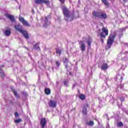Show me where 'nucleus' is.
Masks as SVG:
<instances>
[{
    "mask_svg": "<svg viewBox=\"0 0 128 128\" xmlns=\"http://www.w3.org/2000/svg\"><path fill=\"white\" fill-rule=\"evenodd\" d=\"M56 54L58 55V56H60V54H62V49L56 48Z\"/></svg>",
    "mask_w": 128,
    "mask_h": 128,
    "instance_id": "20",
    "label": "nucleus"
},
{
    "mask_svg": "<svg viewBox=\"0 0 128 128\" xmlns=\"http://www.w3.org/2000/svg\"><path fill=\"white\" fill-rule=\"evenodd\" d=\"M120 100H121V102H124V98H120Z\"/></svg>",
    "mask_w": 128,
    "mask_h": 128,
    "instance_id": "34",
    "label": "nucleus"
},
{
    "mask_svg": "<svg viewBox=\"0 0 128 128\" xmlns=\"http://www.w3.org/2000/svg\"><path fill=\"white\" fill-rule=\"evenodd\" d=\"M64 62L65 64V67L66 68H68V60L66 58H64Z\"/></svg>",
    "mask_w": 128,
    "mask_h": 128,
    "instance_id": "18",
    "label": "nucleus"
},
{
    "mask_svg": "<svg viewBox=\"0 0 128 128\" xmlns=\"http://www.w3.org/2000/svg\"><path fill=\"white\" fill-rule=\"evenodd\" d=\"M48 106L50 108H56V102L54 100H50L48 102Z\"/></svg>",
    "mask_w": 128,
    "mask_h": 128,
    "instance_id": "12",
    "label": "nucleus"
},
{
    "mask_svg": "<svg viewBox=\"0 0 128 128\" xmlns=\"http://www.w3.org/2000/svg\"><path fill=\"white\" fill-rule=\"evenodd\" d=\"M116 79L117 80H122V76L121 75H120V74H118L116 76Z\"/></svg>",
    "mask_w": 128,
    "mask_h": 128,
    "instance_id": "26",
    "label": "nucleus"
},
{
    "mask_svg": "<svg viewBox=\"0 0 128 128\" xmlns=\"http://www.w3.org/2000/svg\"><path fill=\"white\" fill-rule=\"evenodd\" d=\"M19 20L22 24L23 26H30V24H28V21L26 20L24 18L20 16H19Z\"/></svg>",
    "mask_w": 128,
    "mask_h": 128,
    "instance_id": "6",
    "label": "nucleus"
},
{
    "mask_svg": "<svg viewBox=\"0 0 128 128\" xmlns=\"http://www.w3.org/2000/svg\"><path fill=\"white\" fill-rule=\"evenodd\" d=\"M68 80H64V84L65 86H68Z\"/></svg>",
    "mask_w": 128,
    "mask_h": 128,
    "instance_id": "29",
    "label": "nucleus"
},
{
    "mask_svg": "<svg viewBox=\"0 0 128 128\" xmlns=\"http://www.w3.org/2000/svg\"><path fill=\"white\" fill-rule=\"evenodd\" d=\"M100 42H102V44H104V39L102 38L100 40Z\"/></svg>",
    "mask_w": 128,
    "mask_h": 128,
    "instance_id": "35",
    "label": "nucleus"
},
{
    "mask_svg": "<svg viewBox=\"0 0 128 128\" xmlns=\"http://www.w3.org/2000/svg\"><path fill=\"white\" fill-rule=\"evenodd\" d=\"M48 18H50V16H46L44 18H42V20H44V24L43 26L44 28H48L50 24V22L48 21Z\"/></svg>",
    "mask_w": 128,
    "mask_h": 128,
    "instance_id": "5",
    "label": "nucleus"
},
{
    "mask_svg": "<svg viewBox=\"0 0 128 128\" xmlns=\"http://www.w3.org/2000/svg\"><path fill=\"white\" fill-rule=\"evenodd\" d=\"M126 114L128 115V110L126 111Z\"/></svg>",
    "mask_w": 128,
    "mask_h": 128,
    "instance_id": "42",
    "label": "nucleus"
},
{
    "mask_svg": "<svg viewBox=\"0 0 128 128\" xmlns=\"http://www.w3.org/2000/svg\"><path fill=\"white\" fill-rule=\"evenodd\" d=\"M35 4H46L47 6L50 4V0H36L34 1Z\"/></svg>",
    "mask_w": 128,
    "mask_h": 128,
    "instance_id": "9",
    "label": "nucleus"
},
{
    "mask_svg": "<svg viewBox=\"0 0 128 128\" xmlns=\"http://www.w3.org/2000/svg\"><path fill=\"white\" fill-rule=\"evenodd\" d=\"M16 116H18V114L16 113Z\"/></svg>",
    "mask_w": 128,
    "mask_h": 128,
    "instance_id": "43",
    "label": "nucleus"
},
{
    "mask_svg": "<svg viewBox=\"0 0 128 128\" xmlns=\"http://www.w3.org/2000/svg\"><path fill=\"white\" fill-rule=\"evenodd\" d=\"M40 124L42 128H46V118H42L41 119Z\"/></svg>",
    "mask_w": 128,
    "mask_h": 128,
    "instance_id": "11",
    "label": "nucleus"
},
{
    "mask_svg": "<svg viewBox=\"0 0 128 128\" xmlns=\"http://www.w3.org/2000/svg\"><path fill=\"white\" fill-rule=\"evenodd\" d=\"M11 90L15 96H16V90H14V86L11 87Z\"/></svg>",
    "mask_w": 128,
    "mask_h": 128,
    "instance_id": "22",
    "label": "nucleus"
},
{
    "mask_svg": "<svg viewBox=\"0 0 128 128\" xmlns=\"http://www.w3.org/2000/svg\"><path fill=\"white\" fill-rule=\"evenodd\" d=\"M2 66H4V65H2Z\"/></svg>",
    "mask_w": 128,
    "mask_h": 128,
    "instance_id": "47",
    "label": "nucleus"
},
{
    "mask_svg": "<svg viewBox=\"0 0 128 128\" xmlns=\"http://www.w3.org/2000/svg\"><path fill=\"white\" fill-rule=\"evenodd\" d=\"M106 14L101 11L100 15L99 16V18H101L102 20H106Z\"/></svg>",
    "mask_w": 128,
    "mask_h": 128,
    "instance_id": "13",
    "label": "nucleus"
},
{
    "mask_svg": "<svg viewBox=\"0 0 128 128\" xmlns=\"http://www.w3.org/2000/svg\"><path fill=\"white\" fill-rule=\"evenodd\" d=\"M22 122V118H18L16 120V124H20V122Z\"/></svg>",
    "mask_w": 128,
    "mask_h": 128,
    "instance_id": "30",
    "label": "nucleus"
},
{
    "mask_svg": "<svg viewBox=\"0 0 128 128\" xmlns=\"http://www.w3.org/2000/svg\"><path fill=\"white\" fill-rule=\"evenodd\" d=\"M60 62H58V61H56V66H60Z\"/></svg>",
    "mask_w": 128,
    "mask_h": 128,
    "instance_id": "32",
    "label": "nucleus"
},
{
    "mask_svg": "<svg viewBox=\"0 0 128 128\" xmlns=\"http://www.w3.org/2000/svg\"><path fill=\"white\" fill-rule=\"evenodd\" d=\"M87 124L88 126H94V123L93 121H89L88 122H87Z\"/></svg>",
    "mask_w": 128,
    "mask_h": 128,
    "instance_id": "24",
    "label": "nucleus"
},
{
    "mask_svg": "<svg viewBox=\"0 0 128 128\" xmlns=\"http://www.w3.org/2000/svg\"><path fill=\"white\" fill-rule=\"evenodd\" d=\"M122 88H124V86H122V87H120Z\"/></svg>",
    "mask_w": 128,
    "mask_h": 128,
    "instance_id": "45",
    "label": "nucleus"
},
{
    "mask_svg": "<svg viewBox=\"0 0 128 128\" xmlns=\"http://www.w3.org/2000/svg\"><path fill=\"white\" fill-rule=\"evenodd\" d=\"M12 34L11 30L10 28L6 27V30L4 31V34L6 36H10V34Z\"/></svg>",
    "mask_w": 128,
    "mask_h": 128,
    "instance_id": "10",
    "label": "nucleus"
},
{
    "mask_svg": "<svg viewBox=\"0 0 128 128\" xmlns=\"http://www.w3.org/2000/svg\"><path fill=\"white\" fill-rule=\"evenodd\" d=\"M79 98L80 100H84L86 99V96L82 94H80L79 96Z\"/></svg>",
    "mask_w": 128,
    "mask_h": 128,
    "instance_id": "25",
    "label": "nucleus"
},
{
    "mask_svg": "<svg viewBox=\"0 0 128 128\" xmlns=\"http://www.w3.org/2000/svg\"><path fill=\"white\" fill-rule=\"evenodd\" d=\"M108 36V30L105 27L102 28V32L100 33V37L106 38V36Z\"/></svg>",
    "mask_w": 128,
    "mask_h": 128,
    "instance_id": "4",
    "label": "nucleus"
},
{
    "mask_svg": "<svg viewBox=\"0 0 128 128\" xmlns=\"http://www.w3.org/2000/svg\"><path fill=\"white\" fill-rule=\"evenodd\" d=\"M14 122H15V124H16V119L14 120Z\"/></svg>",
    "mask_w": 128,
    "mask_h": 128,
    "instance_id": "40",
    "label": "nucleus"
},
{
    "mask_svg": "<svg viewBox=\"0 0 128 128\" xmlns=\"http://www.w3.org/2000/svg\"><path fill=\"white\" fill-rule=\"evenodd\" d=\"M123 2H128V0H123Z\"/></svg>",
    "mask_w": 128,
    "mask_h": 128,
    "instance_id": "38",
    "label": "nucleus"
},
{
    "mask_svg": "<svg viewBox=\"0 0 128 128\" xmlns=\"http://www.w3.org/2000/svg\"><path fill=\"white\" fill-rule=\"evenodd\" d=\"M4 16L6 18H8V20H10L12 22H16V19H14V15L6 13L4 14Z\"/></svg>",
    "mask_w": 128,
    "mask_h": 128,
    "instance_id": "7",
    "label": "nucleus"
},
{
    "mask_svg": "<svg viewBox=\"0 0 128 128\" xmlns=\"http://www.w3.org/2000/svg\"><path fill=\"white\" fill-rule=\"evenodd\" d=\"M0 76H2V78H4V71L2 70L1 66H0Z\"/></svg>",
    "mask_w": 128,
    "mask_h": 128,
    "instance_id": "21",
    "label": "nucleus"
},
{
    "mask_svg": "<svg viewBox=\"0 0 128 128\" xmlns=\"http://www.w3.org/2000/svg\"><path fill=\"white\" fill-rule=\"evenodd\" d=\"M102 10H99V11H93L92 14L96 18H100V12Z\"/></svg>",
    "mask_w": 128,
    "mask_h": 128,
    "instance_id": "14",
    "label": "nucleus"
},
{
    "mask_svg": "<svg viewBox=\"0 0 128 128\" xmlns=\"http://www.w3.org/2000/svg\"><path fill=\"white\" fill-rule=\"evenodd\" d=\"M107 128H108V127H107Z\"/></svg>",
    "mask_w": 128,
    "mask_h": 128,
    "instance_id": "48",
    "label": "nucleus"
},
{
    "mask_svg": "<svg viewBox=\"0 0 128 128\" xmlns=\"http://www.w3.org/2000/svg\"><path fill=\"white\" fill-rule=\"evenodd\" d=\"M16 30L20 32V34H22V36H24L25 38H28L29 36L28 33L26 30L22 28V26H16Z\"/></svg>",
    "mask_w": 128,
    "mask_h": 128,
    "instance_id": "3",
    "label": "nucleus"
},
{
    "mask_svg": "<svg viewBox=\"0 0 128 128\" xmlns=\"http://www.w3.org/2000/svg\"><path fill=\"white\" fill-rule=\"evenodd\" d=\"M19 8L20 9V6L19 7Z\"/></svg>",
    "mask_w": 128,
    "mask_h": 128,
    "instance_id": "46",
    "label": "nucleus"
},
{
    "mask_svg": "<svg viewBox=\"0 0 128 128\" xmlns=\"http://www.w3.org/2000/svg\"><path fill=\"white\" fill-rule=\"evenodd\" d=\"M14 28L15 30H16V25H15V26H14Z\"/></svg>",
    "mask_w": 128,
    "mask_h": 128,
    "instance_id": "39",
    "label": "nucleus"
},
{
    "mask_svg": "<svg viewBox=\"0 0 128 128\" xmlns=\"http://www.w3.org/2000/svg\"><path fill=\"white\" fill-rule=\"evenodd\" d=\"M22 94H23V96H28V93L26 92H22Z\"/></svg>",
    "mask_w": 128,
    "mask_h": 128,
    "instance_id": "31",
    "label": "nucleus"
},
{
    "mask_svg": "<svg viewBox=\"0 0 128 128\" xmlns=\"http://www.w3.org/2000/svg\"><path fill=\"white\" fill-rule=\"evenodd\" d=\"M124 31H126V28H120L118 31L115 32L114 34H112L109 36L107 42V45L109 48H110V46L114 44V38H116V34H118V36L120 38V36H122V32Z\"/></svg>",
    "mask_w": 128,
    "mask_h": 128,
    "instance_id": "1",
    "label": "nucleus"
},
{
    "mask_svg": "<svg viewBox=\"0 0 128 128\" xmlns=\"http://www.w3.org/2000/svg\"><path fill=\"white\" fill-rule=\"evenodd\" d=\"M34 50H40V43H36L34 46Z\"/></svg>",
    "mask_w": 128,
    "mask_h": 128,
    "instance_id": "19",
    "label": "nucleus"
},
{
    "mask_svg": "<svg viewBox=\"0 0 128 128\" xmlns=\"http://www.w3.org/2000/svg\"><path fill=\"white\" fill-rule=\"evenodd\" d=\"M92 39L90 37H88V39L87 40L86 42L88 44V46H90L92 44Z\"/></svg>",
    "mask_w": 128,
    "mask_h": 128,
    "instance_id": "17",
    "label": "nucleus"
},
{
    "mask_svg": "<svg viewBox=\"0 0 128 128\" xmlns=\"http://www.w3.org/2000/svg\"><path fill=\"white\" fill-rule=\"evenodd\" d=\"M84 40H80V44H81L80 45V48L82 52H84L86 50V44H84V40H86V38H83Z\"/></svg>",
    "mask_w": 128,
    "mask_h": 128,
    "instance_id": "8",
    "label": "nucleus"
},
{
    "mask_svg": "<svg viewBox=\"0 0 128 128\" xmlns=\"http://www.w3.org/2000/svg\"><path fill=\"white\" fill-rule=\"evenodd\" d=\"M45 94H50V90L49 88H46L45 89Z\"/></svg>",
    "mask_w": 128,
    "mask_h": 128,
    "instance_id": "23",
    "label": "nucleus"
},
{
    "mask_svg": "<svg viewBox=\"0 0 128 128\" xmlns=\"http://www.w3.org/2000/svg\"><path fill=\"white\" fill-rule=\"evenodd\" d=\"M15 118H16V112L14 113Z\"/></svg>",
    "mask_w": 128,
    "mask_h": 128,
    "instance_id": "37",
    "label": "nucleus"
},
{
    "mask_svg": "<svg viewBox=\"0 0 128 128\" xmlns=\"http://www.w3.org/2000/svg\"><path fill=\"white\" fill-rule=\"evenodd\" d=\"M117 126L118 127L124 126V124L122 122H119L117 123Z\"/></svg>",
    "mask_w": 128,
    "mask_h": 128,
    "instance_id": "28",
    "label": "nucleus"
},
{
    "mask_svg": "<svg viewBox=\"0 0 128 128\" xmlns=\"http://www.w3.org/2000/svg\"><path fill=\"white\" fill-rule=\"evenodd\" d=\"M94 112H96V110H94Z\"/></svg>",
    "mask_w": 128,
    "mask_h": 128,
    "instance_id": "44",
    "label": "nucleus"
},
{
    "mask_svg": "<svg viewBox=\"0 0 128 128\" xmlns=\"http://www.w3.org/2000/svg\"><path fill=\"white\" fill-rule=\"evenodd\" d=\"M75 86H76L75 84H74V85H73L72 88H74Z\"/></svg>",
    "mask_w": 128,
    "mask_h": 128,
    "instance_id": "41",
    "label": "nucleus"
},
{
    "mask_svg": "<svg viewBox=\"0 0 128 128\" xmlns=\"http://www.w3.org/2000/svg\"><path fill=\"white\" fill-rule=\"evenodd\" d=\"M16 98H20V95H18V94H16Z\"/></svg>",
    "mask_w": 128,
    "mask_h": 128,
    "instance_id": "36",
    "label": "nucleus"
},
{
    "mask_svg": "<svg viewBox=\"0 0 128 128\" xmlns=\"http://www.w3.org/2000/svg\"><path fill=\"white\" fill-rule=\"evenodd\" d=\"M62 8L64 14L65 20H66V22H70L72 20L74 16V14L70 15V10H68L66 6H62Z\"/></svg>",
    "mask_w": 128,
    "mask_h": 128,
    "instance_id": "2",
    "label": "nucleus"
},
{
    "mask_svg": "<svg viewBox=\"0 0 128 128\" xmlns=\"http://www.w3.org/2000/svg\"><path fill=\"white\" fill-rule=\"evenodd\" d=\"M108 64H106V63H104L102 65L100 68L102 70H108Z\"/></svg>",
    "mask_w": 128,
    "mask_h": 128,
    "instance_id": "15",
    "label": "nucleus"
},
{
    "mask_svg": "<svg viewBox=\"0 0 128 128\" xmlns=\"http://www.w3.org/2000/svg\"><path fill=\"white\" fill-rule=\"evenodd\" d=\"M102 2L105 4V6H108V1L106 0H102Z\"/></svg>",
    "mask_w": 128,
    "mask_h": 128,
    "instance_id": "27",
    "label": "nucleus"
},
{
    "mask_svg": "<svg viewBox=\"0 0 128 128\" xmlns=\"http://www.w3.org/2000/svg\"><path fill=\"white\" fill-rule=\"evenodd\" d=\"M86 107H88V105L87 104H86L84 106H83L82 108V114L84 116H86V114H88V110H86Z\"/></svg>",
    "mask_w": 128,
    "mask_h": 128,
    "instance_id": "16",
    "label": "nucleus"
},
{
    "mask_svg": "<svg viewBox=\"0 0 128 128\" xmlns=\"http://www.w3.org/2000/svg\"><path fill=\"white\" fill-rule=\"evenodd\" d=\"M59 0L61 2V4H64V1L66 0Z\"/></svg>",
    "mask_w": 128,
    "mask_h": 128,
    "instance_id": "33",
    "label": "nucleus"
}]
</instances>
